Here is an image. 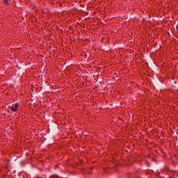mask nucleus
<instances>
[{
    "mask_svg": "<svg viewBox=\"0 0 178 178\" xmlns=\"http://www.w3.org/2000/svg\"><path fill=\"white\" fill-rule=\"evenodd\" d=\"M17 108H19V104H15V106L11 107V111H13V112H16L17 111Z\"/></svg>",
    "mask_w": 178,
    "mask_h": 178,
    "instance_id": "1",
    "label": "nucleus"
},
{
    "mask_svg": "<svg viewBox=\"0 0 178 178\" xmlns=\"http://www.w3.org/2000/svg\"><path fill=\"white\" fill-rule=\"evenodd\" d=\"M3 2L6 5H9V1L8 0H3Z\"/></svg>",
    "mask_w": 178,
    "mask_h": 178,
    "instance_id": "2",
    "label": "nucleus"
},
{
    "mask_svg": "<svg viewBox=\"0 0 178 178\" xmlns=\"http://www.w3.org/2000/svg\"><path fill=\"white\" fill-rule=\"evenodd\" d=\"M53 178H58V176L57 175H54Z\"/></svg>",
    "mask_w": 178,
    "mask_h": 178,
    "instance_id": "3",
    "label": "nucleus"
}]
</instances>
